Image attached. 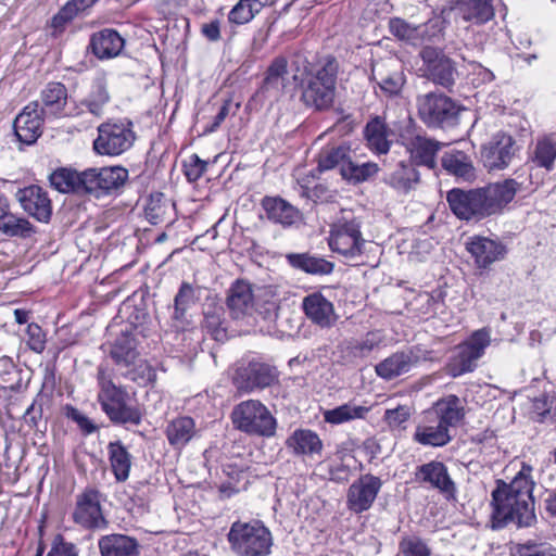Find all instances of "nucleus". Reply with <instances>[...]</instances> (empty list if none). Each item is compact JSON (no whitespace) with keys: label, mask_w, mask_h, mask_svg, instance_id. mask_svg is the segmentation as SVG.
Listing matches in <instances>:
<instances>
[{"label":"nucleus","mask_w":556,"mask_h":556,"mask_svg":"<svg viewBox=\"0 0 556 556\" xmlns=\"http://www.w3.org/2000/svg\"><path fill=\"white\" fill-rule=\"evenodd\" d=\"M302 308L306 317L323 329L333 327L339 318L332 302L320 292L306 295L302 301Z\"/></svg>","instance_id":"21"},{"label":"nucleus","mask_w":556,"mask_h":556,"mask_svg":"<svg viewBox=\"0 0 556 556\" xmlns=\"http://www.w3.org/2000/svg\"><path fill=\"white\" fill-rule=\"evenodd\" d=\"M110 355L118 366L128 368L135 365L139 358L135 336L127 329L123 330L112 345Z\"/></svg>","instance_id":"31"},{"label":"nucleus","mask_w":556,"mask_h":556,"mask_svg":"<svg viewBox=\"0 0 556 556\" xmlns=\"http://www.w3.org/2000/svg\"><path fill=\"white\" fill-rule=\"evenodd\" d=\"M172 205L162 193L151 194L144 207L147 219L152 225L165 222Z\"/></svg>","instance_id":"51"},{"label":"nucleus","mask_w":556,"mask_h":556,"mask_svg":"<svg viewBox=\"0 0 556 556\" xmlns=\"http://www.w3.org/2000/svg\"><path fill=\"white\" fill-rule=\"evenodd\" d=\"M42 108L39 109L45 115L61 116L67 103V89L61 83H49L41 91Z\"/></svg>","instance_id":"32"},{"label":"nucleus","mask_w":556,"mask_h":556,"mask_svg":"<svg viewBox=\"0 0 556 556\" xmlns=\"http://www.w3.org/2000/svg\"><path fill=\"white\" fill-rule=\"evenodd\" d=\"M287 59L283 56L274 59L266 71V76L264 78L262 89L265 92H270L274 97L280 96L287 86Z\"/></svg>","instance_id":"38"},{"label":"nucleus","mask_w":556,"mask_h":556,"mask_svg":"<svg viewBox=\"0 0 556 556\" xmlns=\"http://www.w3.org/2000/svg\"><path fill=\"white\" fill-rule=\"evenodd\" d=\"M402 556H430L431 549L418 536L403 538L399 544Z\"/></svg>","instance_id":"55"},{"label":"nucleus","mask_w":556,"mask_h":556,"mask_svg":"<svg viewBox=\"0 0 556 556\" xmlns=\"http://www.w3.org/2000/svg\"><path fill=\"white\" fill-rule=\"evenodd\" d=\"M125 40L111 28L101 29L90 37L89 49L99 60L116 58L124 49Z\"/></svg>","instance_id":"24"},{"label":"nucleus","mask_w":556,"mask_h":556,"mask_svg":"<svg viewBox=\"0 0 556 556\" xmlns=\"http://www.w3.org/2000/svg\"><path fill=\"white\" fill-rule=\"evenodd\" d=\"M47 556H78L76 547L72 543L63 541L61 535H58L53 543L50 552Z\"/></svg>","instance_id":"63"},{"label":"nucleus","mask_w":556,"mask_h":556,"mask_svg":"<svg viewBox=\"0 0 556 556\" xmlns=\"http://www.w3.org/2000/svg\"><path fill=\"white\" fill-rule=\"evenodd\" d=\"M444 20L442 16L435 15L429 18L426 23L418 25V37L419 45L426 41H433L435 38L440 37L444 29Z\"/></svg>","instance_id":"54"},{"label":"nucleus","mask_w":556,"mask_h":556,"mask_svg":"<svg viewBox=\"0 0 556 556\" xmlns=\"http://www.w3.org/2000/svg\"><path fill=\"white\" fill-rule=\"evenodd\" d=\"M101 494L96 489H86L76 496V505L73 511L75 523L86 529L104 528L106 521L103 517Z\"/></svg>","instance_id":"15"},{"label":"nucleus","mask_w":556,"mask_h":556,"mask_svg":"<svg viewBox=\"0 0 556 556\" xmlns=\"http://www.w3.org/2000/svg\"><path fill=\"white\" fill-rule=\"evenodd\" d=\"M36 232L35 226L25 217L10 213L0 222V233L22 239L30 238Z\"/></svg>","instance_id":"46"},{"label":"nucleus","mask_w":556,"mask_h":556,"mask_svg":"<svg viewBox=\"0 0 556 556\" xmlns=\"http://www.w3.org/2000/svg\"><path fill=\"white\" fill-rule=\"evenodd\" d=\"M195 425L190 417H179L172 420L166 427V437L170 445L185 446L194 435Z\"/></svg>","instance_id":"43"},{"label":"nucleus","mask_w":556,"mask_h":556,"mask_svg":"<svg viewBox=\"0 0 556 556\" xmlns=\"http://www.w3.org/2000/svg\"><path fill=\"white\" fill-rule=\"evenodd\" d=\"M127 393L112 381L102 383L98 400L103 412L115 424L139 425L141 415L136 407L127 404Z\"/></svg>","instance_id":"11"},{"label":"nucleus","mask_w":556,"mask_h":556,"mask_svg":"<svg viewBox=\"0 0 556 556\" xmlns=\"http://www.w3.org/2000/svg\"><path fill=\"white\" fill-rule=\"evenodd\" d=\"M287 446L292 450L295 455L313 456L320 454L323 442L318 434L308 429L295 430L286 442Z\"/></svg>","instance_id":"35"},{"label":"nucleus","mask_w":556,"mask_h":556,"mask_svg":"<svg viewBox=\"0 0 556 556\" xmlns=\"http://www.w3.org/2000/svg\"><path fill=\"white\" fill-rule=\"evenodd\" d=\"M365 137L368 146L377 153H387L390 150L389 130L380 117H375L365 127Z\"/></svg>","instance_id":"42"},{"label":"nucleus","mask_w":556,"mask_h":556,"mask_svg":"<svg viewBox=\"0 0 556 556\" xmlns=\"http://www.w3.org/2000/svg\"><path fill=\"white\" fill-rule=\"evenodd\" d=\"M111 97L108 89V80L104 74L97 76L90 87L88 96L80 102V105L86 106L88 112L96 117H101L104 113V108L110 102Z\"/></svg>","instance_id":"33"},{"label":"nucleus","mask_w":556,"mask_h":556,"mask_svg":"<svg viewBox=\"0 0 556 556\" xmlns=\"http://www.w3.org/2000/svg\"><path fill=\"white\" fill-rule=\"evenodd\" d=\"M22 208L38 222L48 223L52 215V204L48 192L40 186L31 185L18 189L15 194Z\"/></svg>","instance_id":"18"},{"label":"nucleus","mask_w":556,"mask_h":556,"mask_svg":"<svg viewBox=\"0 0 556 556\" xmlns=\"http://www.w3.org/2000/svg\"><path fill=\"white\" fill-rule=\"evenodd\" d=\"M417 361L412 351L396 352L378 363L375 370L380 378L392 380L408 372Z\"/></svg>","instance_id":"28"},{"label":"nucleus","mask_w":556,"mask_h":556,"mask_svg":"<svg viewBox=\"0 0 556 556\" xmlns=\"http://www.w3.org/2000/svg\"><path fill=\"white\" fill-rule=\"evenodd\" d=\"M222 324V308L214 307L204 313L202 328L216 341H222L226 338V331Z\"/></svg>","instance_id":"53"},{"label":"nucleus","mask_w":556,"mask_h":556,"mask_svg":"<svg viewBox=\"0 0 556 556\" xmlns=\"http://www.w3.org/2000/svg\"><path fill=\"white\" fill-rule=\"evenodd\" d=\"M277 379L276 369L267 364L250 362L247 366L238 368L235 376L236 387L243 392L269 387Z\"/></svg>","instance_id":"16"},{"label":"nucleus","mask_w":556,"mask_h":556,"mask_svg":"<svg viewBox=\"0 0 556 556\" xmlns=\"http://www.w3.org/2000/svg\"><path fill=\"white\" fill-rule=\"evenodd\" d=\"M26 344L35 353H42L46 348V334L37 324H29L26 329Z\"/></svg>","instance_id":"59"},{"label":"nucleus","mask_w":556,"mask_h":556,"mask_svg":"<svg viewBox=\"0 0 556 556\" xmlns=\"http://www.w3.org/2000/svg\"><path fill=\"white\" fill-rule=\"evenodd\" d=\"M339 64L334 58H326L307 75L301 99L304 104L317 111L328 110L336 98Z\"/></svg>","instance_id":"3"},{"label":"nucleus","mask_w":556,"mask_h":556,"mask_svg":"<svg viewBox=\"0 0 556 556\" xmlns=\"http://www.w3.org/2000/svg\"><path fill=\"white\" fill-rule=\"evenodd\" d=\"M380 337L376 332H367L362 339H351L340 346L341 359L344 364L357 365L370 355L380 344Z\"/></svg>","instance_id":"26"},{"label":"nucleus","mask_w":556,"mask_h":556,"mask_svg":"<svg viewBox=\"0 0 556 556\" xmlns=\"http://www.w3.org/2000/svg\"><path fill=\"white\" fill-rule=\"evenodd\" d=\"M442 167L457 179L472 181L476 178V169L471 157L460 150L446 151L441 159Z\"/></svg>","instance_id":"29"},{"label":"nucleus","mask_w":556,"mask_h":556,"mask_svg":"<svg viewBox=\"0 0 556 556\" xmlns=\"http://www.w3.org/2000/svg\"><path fill=\"white\" fill-rule=\"evenodd\" d=\"M517 151L516 142L511 136L497 132L491 141L482 148L481 155L484 165L490 169H502L508 166Z\"/></svg>","instance_id":"17"},{"label":"nucleus","mask_w":556,"mask_h":556,"mask_svg":"<svg viewBox=\"0 0 556 556\" xmlns=\"http://www.w3.org/2000/svg\"><path fill=\"white\" fill-rule=\"evenodd\" d=\"M286 258L293 268L311 275H328L334 268L333 263L308 253H289Z\"/></svg>","instance_id":"36"},{"label":"nucleus","mask_w":556,"mask_h":556,"mask_svg":"<svg viewBox=\"0 0 556 556\" xmlns=\"http://www.w3.org/2000/svg\"><path fill=\"white\" fill-rule=\"evenodd\" d=\"M239 103L233 104L230 100L226 101L219 109L218 113L214 117V122L211 126H208L205 131L206 132H213L215 131L219 125L226 119V117L232 113L236 114V112L239 109Z\"/></svg>","instance_id":"64"},{"label":"nucleus","mask_w":556,"mask_h":556,"mask_svg":"<svg viewBox=\"0 0 556 556\" xmlns=\"http://www.w3.org/2000/svg\"><path fill=\"white\" fill-rule=\"evenodd\" d=\"M452 440L451 430L427 410L424 413L422 419L416 426L413 434V441L422 446L443 447Z\"/></svg>","instance_id":"20"},{"label":"nucleus","mask_w":556,"mask_h":556,"mask_svg":"<svg viewBox=\"0 0 556 556\" xmlns=\"http://www.w3.org/2000/svg\"><path fill=\"white\" fill-rule=\"evenodd\" d=\"M378 169V165L374 162L356 163L350 156L341 169V176L348 181L359 184L375 176Z\"/></svg>","instance_id":"48"},{"label":"nucleus","mask_w":556,"mask_h":556,"mask_svg":"<svg viewBox=\"0 0 556 556\" xmlns=\"http://www.w3.org/2000/svg\"><path fill=\"white\" fill-rule=\"evenodd\" d=\"M228 542L239 556H267L273 538L269 530L260 521H236L228 532Z\"/></svg>","instance_id":"5"},{"label":"nucleus","mask_w":556,"mask_h":556,"mask_svg":"<svg viewBox=\"0 0 556 556\" xmlns=\"http://www.w3.org/2000/svg\"><path fill=\"white\" fill-rule=\"evenodd\" d=\"M350 156L351 150L346 146L328 147L319 154L318 168L320 170H329L339 167L341 170Z\"/></svg>","instance_id":"50"},{"label":"nucleus","mask_w":556,"mask_h":556,"mask_svg":"<svg viewBox=\"0 0 556 556\" xmlns=\"http://www.w3.org/2000/svg\"><path fill=\"white\" fill-rule=\"evenodd\" d=\"M467 251L475 257L479 267H488L504 257L505 247L485 237H475L467 243Z\"/></svg>","instance_id":"27"},{"label":"nucleus","mask_w":556,"mask_h":556,"mask_svg":"<svg viewBox=\"0 0 556 556\" xmlns=\"http://www.w3.org/2000/svg\"><path fill=\"white\" fill-rule=\"evenodd\" d=\"M517 556H556V548L549 543L528 542L518 546Z\"/></svg>","instance_id":"60"},{"label":"nucleus","mask_w":556,"mask_h":556,"mask_svg":"<svg viewBox=\"0 0 556 556\" xmlns=\"http://www.w3.org/2000/svg\"><path fill=\"white\" fill-rule=\"evenodd\" d=\"M410 414L408 406L399 405L395 408L387 409L383 419L391 429H401L404 428V424L409 419Z\"/></svg>","instance_id":"58"},{"label":"nucleus","mask_w":556,"mask_h":556,"mask_svg":"<svg viewBox=\"0 0 556 556\" xmlns=\"http://www.w3.org/2000/svg\"><path fill=\"white\" fill-rule=\"evenodd\" d=\"M372 77L381 91L387 96L397 94L405 84V78L401 71H387L384 65L375 67L372 70Z\"/></svg>","instance_id":"45"},{"label":"nucleus","mask_w":556,"mask_h":556,"mask_svg":"<svg viewBox=\"0 0 556 556\" xmlns=\"http://www.w3.org/2000/svg\"><path fill=\"white\" fill-rule=\"evenodd\" d=\"M382 488L379 477L370 473L361 476L348 489L346 507L354 514L370 509Z\"/></svg>","instance_id":"14"},{"label":"nucleus","mask_w":556,"mask_h":556,"mask_svg":"<svg viewBox=\"0 0 556 556\" xmlns=\"http://www.w3.org/2000/svg\"><path fill=\"white\" fill-rule=\"evenodd\" d=\"M102 556H137L138 542L124 534H110L99 540Z\"/></svg>","instance_id":"34"},{"label":"nucleus","mask_w":556,"mask_h":556,"mask_svg":"<svg viewBox=\"0 0 556 556\" xmlns=\"http://www.w3.org/2000/svg\"><path fill=\"white\" fill-rule=\"evenodd\" d=\"M109 460L114 478L117 482H125L131 469V455L121 441L108 444Z\"/></svg>","instance_id":"37"},{"label":"nucleus","mask_w":556,"mask_h":556,"mask_svg":"<svg viewBox=\"0 0 556 556\" xmlns=\"http://www.w3.org/2000/svg\"><path fill=\"white\" fill-rule=\"evenodd\" d=\"M490 342V332L486 329L475 331L468 341L458 345L455 355L446 365V372L454 378L471 372Z\"/></svg>","instance_id":"10"},{"label":"nucleus","mask_w":556,"mask_h":556,"mask_svg":"<svg viewBox=\"0 0 556 556\" xmlns=\"http://www.w3.org/2000/svg\"><path fill=\"white\" fill-rule=\"evenodd\" d=\"M415 476L418 481L429 483L442 493L452 495L455 492V484L446 466L441 462L432 460L419 466Z\"/></svg>","instance_id":"25"},{"label":"nucleus","mask_w":556,"mask_h":556,"mask_svg":"<svg viewBox=\"0 0 556 556\" xmlns=\"http://www.w3.org/2000/svg\"><path fill=\"white\" fill-rule=\"evenodd\" d=\"M532 468L523 464L521 470L509 482L498 481L492 492V521L494 528H504L509 523L518 528L531 527L536 516L534 513Z\"/></svg>","instance_id":"1"},{"label":"nucleus","mask_w":556,"mask_h":556,"mask_svg":"<svg viewBox=\"0 0 556 556\" xmlns=\"http://www.w3.org/2000/svg\"><path fill=\"white\" fill-rule=\"evenodd\" d=\"M355 220L336 224L330 232L329 247L345 258L359 256L365 240Z\"/></svg>","instance_id":"13"},{"label":"nucleus","mask_w":556,"mask_h":556,"mask_svg":"<svg viewBox=\"0 0 556 556\" xmlns=\"http://www.w3.org/2000/svg\"><path fill=\"white\" fill-rule=\"evenodd\" d=\"M232 422L242 432L266 438L273 437L277 427L276 418L257 400H248L238 404L232 410Z\"/></svg>","instance_id":"7"},{"label":"nucleus","mask_w":556,"mask_h":556,"mask_svg":"<svg viewBox=\"0 0 556 556\" xmlns=\"http://www.w3.org/2000/svg\"><path fill=\"white\" fill-rule=\"evenodd\" d=\"M261 204L266 217L275 224L291 226L299 218V211L282 198L265 197Z\"/></svg>","instance_id":"30"},{"label":"nucleus","mask_w":556,"mask_h":556,"mask_svg":"<svg viewBox=\"0 0 556 556\" xmlns=\"http://www.w3.org/2000/svg\"><path fill=\"white\" fill-rule=\"evenodd\" d=\"M42 114L38 102H30L23 109L13 123L18 141L26 144L36 142L41 135Z\"/></svg>","instance_id":"22"},{"label":"nucleus","mask_w":556,"mask_h":556,"mask_svg":"<svg viewBox=\"0 0 556 556\" xmlns=\"http://www.w3.org/2000/svg\"><path fill=\"white\" fill-rule=\"evenodd\" d=\"M128 180V170L123 166L88 168L83 172L85 194L97 199L118 192Z\"/></svg>","instance_id":"9"},{"label":"nucleus","mask_w":556,"mask_h":556,"mask_svg":"<svg viewBox=\"0 0 556 556\" xmlns=\"http://www.w3.org/2000/svg\"><path fill=\"white\" fill-rule=\"evenodd\" d=\"M458 11L464 21L476 24H483L494 16L491 0H463Z\"/></svg>","instance_id":"41"},{"label":"nucleus","mask_w":556,"mask_h":556,"mask_svg":"<svg viewBox=\"0 0 556 556\" xmlns=\"http://www.w3.org/2000/svg\"><path fill=\"white\" fill-rule=\"evenodd\" d=\"M424 76L433 84L451 89L456 80L454 62L442 50L427 46L420 51Z\"/></svg>","instance_id":"12"},{"label":"nucleus","mask_w":556,"mask_h":556,"mask_svg":"<svg viewBox=\"0 0 556 556\" xmlns=\"http://www.w3.org/2000/svg\"><path fill=\"white\" fill-rule=\"evenodd\" d=\"M135 140L130 121L108 122L98 127L93 150L100 155L118 156L129 150Z\"/></svg>","instance_id":"8"},{"label":"nucleus","mask_w":556,"mask_h":556,"mask_svg":"<svg viewBox=\"0 0 556 556\" xmlns=\"http://www.w3.org/2000/svg\"><path fill=\"white\" fill-rule=\"evenodd\" d=\"M49 182L52 188L62 193L85 194L83 186V172L78 173L70 168H58L49 176Z\"/></svg>","instance_id":"39"},{"label":"nucleus","mask_w":556,"mask_h":556,"mask_svg":"<svg viewBox=\"0 0 556 556\" xmlns=\"http://www.w3.org/2000/svg\"><path fill=\"white\" fill-rule=\"evenodd\" d=\"M369 410L370 408L367 406L349 402L324 412V419L326 422L340 425L355 419H364Z\"/></svg>","instance_id":"44"},{"label":"nucleus","mask_w":556,"mask_h":556,"mask_svg":"<svg viewBox=\"0 0 556 556\" xmlns=\"http://www.w3.org/2000/svg\"><path fill=\"white\" fill-rule=\"evenodd\" d=\"M255 294L252 285L247 280H236L227 291L226 305L230 315L236 319L251 316L255 311L256 302L264 299L262 314L270 315L277 308L275 292L270 287L260 288Z\"/></svg>","instance_id":"4"},{"label":"nucleus","mask_w":556,"mask_h":556,"mask_svg":"<svg viewBox=\"0 0 556 556\" xmlns=\"http://www.w3.org/2000/svg\"><path fill=\"white\" fill-rule=\"evenodd\" d=\"M81 12L72 0L65 3L60 11L52 18V26L54 28H62L68 22L73 21L77 14Z\"/></svg>","instance_id":"62"},{"label":"nucleus","mask_w":556,"mask_h":556,"mask_svg":"<svg viewBox=\"0 0 556 556\" xmlns=\"http://www.w3.org/2000/svg\"><path fill=\"white\" fill-rule=\"evenodd\" d=\"M261 11L255 9L250 3L239 0L238 3L230 10L228 21L231 24L244 25L251 22L256 14Z\"/></svg>","instance_id":"56"},{"label":"nucleus","mask_w":556,"mask_h":556,"mask_svg":"<svg viewBox=\"0 0 556 556\" xmlns=\"http://www.w3.org/2000/svg\"><path fill=\"white\" fill-rule=\"evenodd\" d=\"M419 118L430 128L446 129L459 122L460 106L450 97L429 92L417 97Z\"/></svg>","instance_id":"6"},{"label":"nucleus","mask_w":556,"mask_h":556,"mask_svg":"<svg viewBox=\"0 0 556 556\" xmlns=\"http://www.w3.org/2000/svg\"><path fill=\"white\" fill-rule=\"evenodd\" d=\"M556 159V140L545 137L538 140L530 160L538 166L546 170L554 168Z\"/></svg>","instance_id":"49"},{"label":"nucleus","mask_w":556,"mask_h":556,"mask_svg":"<svg viewBox=\"0 0 556 556\" xmlns=\"http://www.w3.org/2000/svg\"><path fill=\"white\" fill-rule=\"evenodd\" d=\"M386 182L399 193H408L419 182V173L410 163L401 162L399 167L386 179Z\"/></svg>","instance_id":"40"},{"label":"nucleus","mask_w":556,"mask_h":556,"mask_svg":"<svg viewBox=\"0 0 556 556\" xmlns=\"http://www.w3.org/2000/svg\"><path fill=\"white\" fill-rule=\"evenodd\" d=\"M520 188L521 184L515 179H505L469 190L454 188L447 192L446 201L459 219L480 220L501 213Z\"/></svg>","instance_id":"2"},{"label":"nucleus","mask_w":556,"mask_h":556,"mask_svg":"<svg viewBox=\"0 0 556 556\" xmlns=\"http://www.w3.org/2000/svg\"><path fill=\"white\" fill-rule=\"evenodd\" d=\"M389 30L399 40L413 46L419 45L418 25H413L400 17H393L389 21Z\"/></svg>","instance_id":"52"},{"label":"nucleus","mask_w":556,"mask_h":556,"mask_svg":"<svg viewBox=\"0 0 556 556\" xmlns=\"http://www.w3.org/2000/svg\"><path fill=\"white\" fill-rule=\"evenodd\" d=\"M403 144L410 153L412 160L417 165H424L434 168L437 165L435 156L442 147V143L420 134H413L406 130L402 136Z\"/></svg>","instance_id":"19"},{"label":"nucleus","mask_w":556,"mask_h":556,"mask_svg":"<svg viewBox=\"0 0 556 556\" xmlns=\"http://www.w3.org/2000/svg\"><path fill=\"white\" fill-rule=\"evenodd\" d=\"M134 369L128 370L130 379L139 381L140 383H154L156 381L155 369L147 362L138 358L135 365H131Z\"/></svg>","instance_id":"57"},{"label":"nucleus","mask_w":556,"mask_h":556,"mask_svg":"<svg viewBox=\"0 0 556 556\" xmlns=\"http://www.w3.org/2000/svg\"><path fill=\"white\" fill-rule=\"evenodd\" d=\"M200 287H194L189 282L184 281L174 299V313L173 318L182 320L187 309L193 305L198 300Z\"/></svg>","instance_id":"47"},{"label":"nucleus","mask_w":556,"mask_h":556,"mask_svg":"<svg viewBox=\"0 0 556 556\" xmlns=\"http://www.w3.org/2000/svg\"><path fill=\"white\" fill-rule=\"evenodd\" d=\"M427 412L448 430L462 424L466 415L462 400L454 394L439 399Z\"/></svg>","instance_id":"23"},{"label":"nucleus","mask_w":556,"mask_h":556,"mask_svg":"<svg viewBox=\"0 0 556 556\" xmlns=\"http://www.w3.org/2000/svg\"><path fill=\"white\" fill-rule=\"evenodd\" d=\"M65 416L77 424L84 434L88 435L97 431L98 427L77 408L72 405L65 406Z\"/></svg>","instance_id":"61"}]
</instances>
